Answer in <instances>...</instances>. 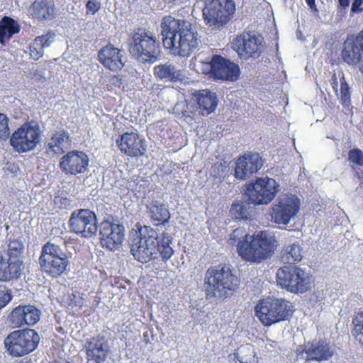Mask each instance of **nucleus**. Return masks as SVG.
<instances>
[{
  "mask_svg": "<svg viewBox=\"0 0 363 363\" xmlns=\"http://www.w3.org/2000/svg\"><path fill=\"white\" fill-rule=\"evenodd\" d=\"M263 166V160L258 153L247 152L235 162L234 175L236 179L245 180Z\"/></svg>",
  "mask_w": 363,
  "mask_h": 363,
  "instance_id": "obj_21",
  "label": "nucleus"
},
{
  "mask_svg": "<svg viewBox=\"0 0 363 363\" xmlns=\"http://www.w3.org/2000/svg\"><path fill=\"white\" fill-rule=\"evenodd\" d=\"M129 52L141 62L153 63L160 52V42L152 32L138 28L131 33Z\"/></svg>",
  "mask_w": 363,
  "mask_h": 363,
  "instance_id": "obj_5",
  "label": "nucleus"
},
{
  "mask_svg": "<svg viewBox=\"0 0 363 363\" xmlns=\"http://www.w3.org/2000/svg\"><path fill=\"white\" fill-rule=\"evenodd\" d=\"M277 192L276 181L272 178H259L247 187L248 200L254 204H267Z\"/></svg>",
  "mask_w": 363,
  "mask_h": 363,
  "instance_id": "obj_16",
  "label": "nucleus"
},
{
  "mask_svg": "<svg viewBox=\"0 0 363 363\" xmlns=\"http://www.w3.org/2000/svg\"><path fill=\"white\" fill-rule=\"evenodd\" d=\"M354 176L359 179H363V172L360 169L355 171Z\"/></svg>",
  "mask_w": 363,
  "mask_h": 363,
  "instance_id": "obj_53",
  "label": "nucleus"
},
{
  "mask_svg": "<svg viewBox=\"0 0 363 363\" xmlns=\"http://www.w3.org/2000/svg\"><path fill=\"white\" fill-rule=\"evenodd\" d=\"M40 336L33 329L15 330L4 340L5 347L15 357L26 355L38 345Z\"/></svg>",
  "mask_w": 363,
  "mask_h": 363,
  "instance_id": "obj_9",
  "label": "nucleus"
},
{
  "mask_svg": "<svg viewBox=\"0 0 363 363\" xmlns=\"http://www.w3.org/2000/svg\"><path fill=\"white\" fill-rule=\"evenodd\" d=\"M191 107H189L188 102L186 100H182L178 101L174 108V113L181 117L190 116V113H192Z\"/></svg>",
  "mask_w": 363,
  "mask_h": 363,
  "instance_id": "obj_41",
  "label": "nucleus"
},
{
  "mask_svg": "<svg viewBox=\"0 0 363 363\" xmlns=\"http://www.w3.org/2000/svg\"><path fill=\"white\" fill-rule=\"evenodd\" d=\"M191 315L194 318V320L199 324L202 325L206 322V320H204V318H201V316H196L195 312L193 311L191 312Z\"/></svg>",
  "mask_w": 363,
  "mask_h": 363,
  "instance_id": "obj_52",
  "label": "nucleus"
},
{
  "mask_svg": "<svg viewBox=\"0 0 363 363\" xmlns=\"http://www.w3.org/2000/svg\"><path fill=\"white\" fill-rule=\"evenodd\" d=\"M71 230L84 238H91L98 231L96 216L88 209L74 211L69 220Z\"/></svg>",
  "mask_w": 363,
  "mask_h": 363,
  "instance_id": "obj_15",
  "label": "nucleus"
},
{
  "mask_svg": "<svg viewBox=\"0 0 363 363\" xmlns=\"http://www.w3.org/2000/svg\"><path fill=\"white\" fill-rule=\"evenodd\" d=\"M202 69L211 77L222 81L234 82L240 76L239 66L220 55H214L210 62L203 63Z\"/></svg>",
  "mask_w": 363,
  "mask_h": 363,
  "instance_id": "obj_12",
  "label": "nucleus"
},
{
  "mask_svg": "<svg viewBox=\"0 0 363 363\" xmlns=\"http://www.w3.org/2000/svg\"><path fill=\"white\" fill-rule=\"evenodd\" d=\"M352 335L359 344L363 345V311L358 313L352 320Z\"/></svg>",
  "mask_w": 363,
  "mask_h": 363,
  "instance_id": "obj_37",
  "label": "nucleus"
},
{
  "mask_svg": "<svg viewBox=\"0 0 363 363\" xmlns=\"http://www.w3.org/2000/svg\"><path fill=\"white\" fill-rule=\"evenodd\" d=\"M305 353L308 359L325 361L333 355L334 349L325 341H319L308 347Z\"/></svg>",
  "mask_w": 363,
  "mask_h": 363,
  "instance_id": "obj_28",
  "label": "nucleus"
},
{
  "mask_svg": "<svg viewBox=\"0 0 363 363\" xmlns=\"http://www.w3.org/2000/svg\"><path fill=\"white\" fill-rule=\"evenodd\" d=\"M226 167L221 162H216L211 166L209 173L215 178H221L224 177Z\"/></svg>",
  "mask_w": 363,
  "mask_h": 363,
  "instance_id": "obj_43",
  "label": "nucleus"
},
{
  "mask_svg": "<svg viewBox=\"0 0 363 363\" xmlns=\"http://www.w3.org/2000/svg\"><path fill=\"white\" fill-rule=\"evenodd\" d=\"M55 37V35L52 33L36 37L29 46L30 58L38 60L43 57L44 49L50 46Z\"/></svg>",
  "mask_w": 363,
  "mask_h": 363,
  "instance_id": "obj_30",
  "label": "nucleus"
},
{
  "mask_svg": "<svg viewBox=\"0 0 363 363\" xmlns=\"http://www.w3.org/2000/svg\"><path fill=\"white\" fill-rule=\"evenodd\" d=\"M20 30L17 21L10 17H4L0 21V43L5 44L6 41Z\"/></svg>",
  "mask_w": 363,
  "mask_h": 363,
  "instance_id": "obj_32",
  "label": "nucleus"
},
{
  "mask_svg": "<svg viewBox=\"0 0 363 363\" xmlns=\"http://www.w3.org/2000/svg\"><path fill=\"white\" fill-rule=\"evenodd\" d=\"M363 11V0H352L351 12L359 13Z\"/></svg>",
  "mask_w": 363,
  "mask_h": 363,
  "instance_id": "obj_46",
  "label": "nucleus"
},
{
  "mask_svg": "<svg viewBox=\"0 0 363 363\" xmlns=\"http://www.w3.org/2000/svg\"><path fill=\"white\" fill-rule=\"evenodd\" d=\"M40 127L35 123H26L18 128L10 138L13 149L21 153L33 150L40 142Z\"/></svg>",
  "mask_w": 363,
  "mask_h": 363,
  "instance_id": "obj_11",
  "label": "nucleus"
},
{
  "mask_svg": "<svg viewBox=\"0 0 363 363\" xmlns=\"http://www.w3.org/2000/svg\"><path fill=\"white\" fill-rule=\"evenodd\" d=\"M87 13L94 14L101 9V3L98 0H89L86 4Z\"/></svg>",
  "mask_w": 363,
  "mask_h": 363,
  "instance_id": "obj_45",
  "label": "nucleus"
},
{
  "mask_svg": "<svg viewBox=\"0 0 363 363\" xmlns=\"http://www.w3.org/2000/svg\"><path fill=\"white\" fill-rule=\"evenodd\" d=\"M161 28L164 46L174 55L188 57L197 48L198 33L189 21L167 16L162 18Z\"/></svg>",
  "mask_w": 363,
  "mask_h": 363,
  "instance_id": "obj_2",
  "label": "nucleus"
},
{
  "mask_svg": "<svg viewBox=\"0 0 363 363\" xmlns=\"http://www.w3.org/2000/svg\"><path fill=\"white\" fill-rule=\"evenodd\" d=\"M204 21L209 26L219 28L226 24L235 11L233 0H204Z\"/></svg>",
  "mask_w": 363,
  "mask_h": 363,
  "instance_id": "obj_10",
  "label": "nucleus"
},
{
  "mask_svg": "<svg viewBox=\"0 0 363 363\" xmlns=\"http://www.w3.org/2000/svg\"><path fill=\"white\" fill-rule=\"evenodd\" d=\"M172 237L162 233L158 240L157 232L150 227L144 226L132 235L130 252L134 258L141 263H147L161 256L163 261L168 260L173 255L171 247Z\"/></svg>",
  "mask_w": 363,
  "mask_h": 363,
  "instance_id": "obj_3",
  "label": "nucleus"
},
{
  "mask_svg": "<svg viewBox=\"0 0 363 363\" xmlns=\"http://www.w3.org/2000/svg\"><path fill=\"white\" fill-rule=\"evenodd\" d=\"M147 207L151 215V218L157 222L156 225L164 224L168 222L170 213L163 204L158 201H152Z\"/></svg>",
  "mask_w": 363,
  "mask_h": 363,
  "instance_id": "obj_33",
  "label": "nucleus"
},
{
  "mask_svg": "<svg viewBox=\"0 0 363 363\" xmlns=\"http://www.w3.org/2000/svg\"><path fill=\"white\" fill-rule=\"evenodd\" d=\"M89 164V158L84 152L74 150L60 158L59 167L65 174L75 176L86 172Z\"/></svg>",
  "mask_w": 363,
  "mask_h": 363,
  "instance_id": "obj_17",
  "label": "nucleus"
},
{
  "mask_svg": "<svg viewBox=\"0 0 363 363\" xmlns=\"http://www.w3.org/2000/svg\"><path fill=\"white\" fill-rule=\"evenodd\" d=\"M239 280L230 268L225 265L210 267L206 273L204 287L206 297L223 298L228 291H234L238 286Z\"/></svg>",
  "mask_w": 363,
  "mask_h": 363,
  "instance_id": "obj_4",
  "label": "nucleus"
},
{
  "mask_svg": "<svg viewBox=\"0 0 363 363\" xmlns=\"http://www.w3.org/2000/svg\"><path fill=\"white\" fill-rule=\"evenodd\" d=\"M31 76L32 78H35L36 79L40 80L43 77V73L41 71L35 69L31 73Z\"/></svg>",
  "mask_w": 363,
  "mask_h": 363,
  "instance_id": "obj_51",
  "label": "nucleus"
},
{
  "mask_svg": "<svg viewBox=\"0 0 363 363\" xmlns=\"http://www.w3.org/2000/svg\"><path fill=\"white\" fill-rule=\"evenodd\" d=\"M22 261L19 257L0 255V281L18 279L21 274Z\"/></svg>",
  "mask_w": 363,
  "mask_h": 363,
  "instance_id": "obj_26",
  "label": "nucleus"
},
{
  "mask_svg": "<svg viewBox=\"0 0 363 363\" xmlns=\"http://www.w3.org/2000/svg\"><path fill=\"white\" fill-rule=\"evenodd\" d=\"M342 60L350 66L359 64V71L363 73V30L354 38L348 37L341 50Z\"/></svg>",
  "mask_w": 363,
  "mask_h": 363,
  "instance_id": "obj_18",
  "label": "nucleus"
},
{
  "mask_svg": "<svg viewBox=\"0 0 363 363\" xmlns=\"http://www.w3.org/2000/svg\"><path fill=\"white\" fill-rule=\"evenodd\" d=\"M197 103L201 109L202 115L204 116L212 113L216 109L218 99L214 92L202 90L197 96Z\"/></svg>",
  "mask_w": 363,
  "mask_h": 363,
  "instance_id": "obj_31",
  "label": "nucleus"
},
{
  "mask_svg": "<svg viewBox=\"0 0 363 363\" xmlns=\"http://www.w3.org/2000/svg\"><path fill=\"white\" fill-rule=\"evenodd\" d=\"M40 311L32 305L18 306L15 308L9 316L13 327L23 325H33L40 320Z\"/></svg>",
  "mask_w": 363,
  "mask_h": 363,
  "instance_id": "obj_24",
  "label": "nucleus"
},
{
  "mask_svg": "<svg viewBox=\"0 0 363 363\" xmlns=\"http://www.w3.org/2000/svg\"><path fill=\"white\" fill-rule=\"evenodd\" d=\"M233 357L240 363H256L255 352L250 344L240 346L233 353Z\"/></svg>",
  "mask_w": 363,
  "mask_h": 363,
  "instance_id": "obj_35",
  "label": "nucleus"
},
{
  "mask_svg": "<svg viewBox=\"0 0 363 363\" xmlns=\"http://www.w3.org/2000/svg\"><path fill=\"white\" fill-rule=\"evenodd\" d=\"M99 62L112 72L121 70L125 62L123 51L108 44L101 48L98 52Z\"/></svg>",
  "mask_w": 363,
  "mask_h": 363,
  "instance_id": "obj_23",
  "label": "nucleus"
},
{
  "mask_svg": "<svg viewBox=\"0 0 363 363\" xmlns=\"http://www.w3.org/2000/svg\"><path fill=\"white\" fill-rule=\"evenodd\" d=\"M28 13L38 20H52L55 16V6L52 1L36 0L28 9Z\"/></svg>",
  "mask_w": 363,
  "mask_h": 363,
  "instance_id": "obj_27",
  "label": "nucleus"
},
{
  "mask_svg": "<svg viewBox=\"0 0 363 363\" xmlns=\"http://www.w3.org/2000/svg\"><path fill=\"white\" fill-rule=\"evenodd\" d=\"M98 230L103 247L113 250L122 244L124 238V227L122 225L105 220L98 226Z\"/></svg>",
  "mask_w": 363,
  "mask_h": 363,
  "instance_id": "obj_19",
  "label": "nucleus"
},
{
  "mask_svg": "<svg viewBox=\"0 0 363 363\" xmlns=\"http://www.w3.org/2000/svg\"><path fill=\"white\" fill-rule=\"evenodd\" d=\"M350 0H338L337 13L343 14L350 6Z\"/></svg>",
  "mask_w": 363,
  "mask_h": 363,
  "instance_id": "obj_47",
  "label": "nucleus"
},
{
  "mask_svg": "<svg viewBox=\"0 0 363 363\" xmlns=\"http://www.w3.org/2000/svg\"><path fill=\"white\" fill-rule=\"evenodd\" d=\"M72 147V137L64 129L50 133L45 142V152L50 157L60 155Z\"/></svg>",
  "mask_w": 363,
  "mask_h": 363,
  "instance_id": "obj_22",
  "label": "nucleus"
},
{
  "mask_svg": "<svg viewBox=\"0 0 363 363\" xmlns=\"http://www.w3.org/2000/svg\"><path fill=\"white\" fill-rule=\"evenodd\" d=\"M340 101L346 110L351 111L352 107L351 106L350 88L343 74L340 79Z\"/></svg>",
  "mask_w": 363,
  "mask_h": 363,
  "instance_id": "obj_36",
  "label": "nucleus"
},
{
  "mask_svg": "<svg viewBox=\"0 0 363 363\" xmlns=\"http://www.w3.org/2000/svg\"><path fill=\"white\" fill-rule=\"evenodd\" d=\"M257 317L265 326L288 319L292 314L291 303L283 298H267L255 308Z\"/></svg>",
  "mask_w": 363,
  "mask_h": 363,
  "instance_id": "obj_6",
  "label": "nucleus"
},
{
  "mask_svg": "<svg viewBox=\"0 0 363 363\" xmlns=\"http://www.w3.org/2000/svg\"><path fill=\"white\" fill-rule=\"evenodd\" d=\"M230 211L232 216L238 220L247 218L248 216L246 204L242 202H234Z\"/></svg>",
  "mask_w": 363,
  "mask_h": 363,
  "instance_id": "obj_39",
  "label": "nucleus"
},
{
  "mask_svg": "<svg viewBox=\"0 0 363 363\" xmlns=\"http://www.w3.org/2000/svg\"><path fill=\"white\" fill-rule=\"evenodd\" d=\"M330 84H331L332 87H333V90L335 91V94H337V91H338V81H337V77L335 73H333V74L332 76Z\"/></svg>",
  "mask_w": 363,
  "mask_h": 363,
  "instance_id": "obj_49",
  "label": "nucleus"
},
{
  "mask_svg": "<svg viewBox=\"0 0 363 363\" xmlns=\"http://www.w3.org/2000/svg\"><path fill=\"white\" fill-rule=\"evenodd\" d=\"M229 241L231 245L236 246L242 259L251 264H259L272 257L277 246L274 235L264 231L251 235L242 228L234 230Z\"/></svg>",
  "mask_w": 363,
  "mask_h": 363,
  "instance_id": "obj_1",
  "label": "nucleus"
},
{
  "mask_svg": "<svg viewBox=\"0 0 363 363\" xmlns=\"http://www.w3.org/2000/svg\"><path fill=\"white\" fill-rule=\"evenodd\" d=\"M232 48L242 60L256 59L263 51V38L255 33H242L233 40Z\"/></svg>",
  "mask_w": 363,
  "mask_h": 363,
  "instance_id": "obj_14",
  "label": "nucleus"
},
{
  "mask_svg": "<svg viewBox=\"0 0 363 363\" xmlns=\"http://www.w3.org/2000/svg\"><path fill=\"white\" fill-rule=\"evenodd\" d=\"M306 3L308 6V7L311 9V10L314 13H318V9L315 4V0H305Z\"/></svg>",
  "mask_w": 363,
  "mask_h": 363,
  "instance_id": "obj_50",
  "label": "nucleus"
},
{
  "mask_svg": "<svg viewBox=\"0 0 363 363\" xmlns=\"http://www.w3.org/2000/svg\"><path fill=\"white\" fill-rule=\"evenodd\" d=\"M154 74L157 78L164 81L177 82L183 79L182 72L172 63H164L154 67Z\"/></svg>",
  "mask_w": 363,
  "mask_h": 363,
  "instance_id": "obj_29",
  "label": "nucleus"
},
{
  "mask_svg": "<svg viewBox=\"0 0 363 363\" xmlns=\"http://www.w3.org/2000/svg\"><path fill=\"white\" fill-rule=\"evenodd\" d=\"M277 282L281 288L292 293H304L311 287L309 274L296 266H286L279 269Z\"/></svg>",
  "mask_w": 363,
  "mask_h": 363,
  "instance_id": "obj_8",
  "label": "nucleus"
},
{
  "mask_svg": "<svg viewBox=\"0 0 363 363\" xmlns=\"http://www.w3.org/2000/svg\"><path fill=\"white\" fill-rule=\"evenodd\" d=\"M56 203H60L61 208H66L70 206V201L67 198L60 197L55 200Z\"/></svg>",
  "mask_w": 363,
  "mask_h": 363,
  "instance_id": "obj_48",
  "label": "nucleus"
},
{
  "mask_svg": "<svg viewBox=\"0 0 363 363\" xmlns=\"http://www.w3.org/2000/svg\"><path fill=\"white\" fill-rule=\"evenodd\" d=\"M348 161L350 167L353 165L363 166V151L358 148H353L348 152Z\"/></svg>",
  "mask_w": 363,
  "mask_h": 363,
  "instance_id": "obj_40",
  "label": "nucleus"
},
{
  "mask_svg": "<svg viewBox=\"0 0 363 363\" xmlns=\"http://www.w3.org/2000/svg\"><path fill=\"white\" fill-rule=\"evenodd\" d=\"M109 352V346L104 336L97 335L90 339L86 345V354L89 359L96 363L104 362Z\"/></svg>",
  "mask_w": 363,
  "mask_h": 363,
  "instance_id": "obj_25",
  "label": "nucleus"
},
{
  "mask_svg": "<svg viewBox=\"0 0 363 363\" xmlns=\"http://www.w3.org/2000/svg\"><path fill=\"white\" fill-rule=\"evenodd\" d=\"M24 245L21 240L14 238H12L11 237L9 240L8 254L6 256L9 257H19V255L21 254Z\"/></svg>",
  "mask_w": 363,
  "mask_h": 363,
  "instance_id": "obj_38",
  "label": "nucleus"
},
{
  "mask_svg": "<svg viewBox=\"0 0 363 363\" xmlns=\"http://www.w3.org/2000/svg\"><path fill=\"white\" fill-rule=\"evenodd\" d=\"M39 264L43 272L52 277H57L67 270L69 260L58 245L49 241L42 247Z\"/></svg>",
  "mask_w": 363,
  "mask_h": 363,
  "instance_id": "obj_7",
  "label": "nucleus"
},
{
  "mask_svg": "<svg viewBox=\"0 0 363 363\" xmlns=\"http://www.w3.org/2000/svg\"><path fill=\"white\" fill-rule=\"evenodd\" d=\"M116 144L122 152L131 157L143 156L147 151L145 140L135 132H125L120 135Z\"/></svg>",
  "mask_w": 363,
  "mask_h": 363,
  "instance_id": "obj_20",
  "label": "nucleus"
},
{
  "mask_svg": "<svg viewBox=\"0 0 363 363\" xmlns=\"http://www.w3.org/2000/svg\"><path fill=\"white\" fill-rule=\"evenodd\" d=\"M300 211V199L295 195L280 196L272 207V220L278 225H287Z\"/></svg>",
  "mask_w": 363,
  "mask_h": 363,
  "instance_id": "obj_13",
  "label": "nucleus"
},
{
  "mask_svg": "<svg viewBox=\"0 0 363 363\" xmlns=\"http://www.w3.org/2000/svg\"><path fill=\"white\" fill-rule=\"evenodd\" d=\"M11 300L10 291L6 286H0V309Z\"/></svg>",
  "mask_w": 363,
  "mask_h": 363,
  "instance_id": "obj_44",
  "label": "nucleus"
},
{
  "mask_svg": "<svg viewBox=\"0 0 363 363\" xmlns=\"http://www.w3.org/2000/svg\"><path fill=\"white\" fill-rule=\"evenodd\" d=\"M302 257V249L301 246L296 243L286 247L281 255L282 261L289 264L301 261Z\"/></svg>",
  "mask_w": 363,
  "mask_h": 363,
  "instance_id": "obj_34",
  "label": "nucleus"
},
{
  "mask_svg": "<svg viewBox=\"0 0 363 363\" xmlns=\"http://www.w3.org/2000/svg\"><path fill=\"white\" fill-rule=\"evenodd\" d=\"M9 134V118L6 115L0 113V139H7Z\"/></svg>",
  "mask_w": 363,
  "mask_h": 363,
  "instance_id": "obj_42",
  "label": "nucleus"
}]
</instances>
